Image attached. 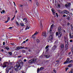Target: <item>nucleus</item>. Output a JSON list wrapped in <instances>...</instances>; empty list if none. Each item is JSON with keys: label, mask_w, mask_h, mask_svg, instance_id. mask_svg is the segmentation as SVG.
I'll use <instances>...</instances> for the list:
<instances>
[{"label": "nucleus", "mask_w": 73, "mask_h": 73, "mask_svg": "<svg viewBox=\"0 0 73 73\" xmlns=\"http://www.w3.org/2000/svg\"><path fill=\"white\" fill-rule=\"evenodd\" d=\"M24 63L21 60L18 61V62L17 63V65H15L14 66V69L16 71H19L23 67V65Z\"/></svg>", "instance_id": "f257e3e1"}, {"label": "nucleus", "mask_w": 73, "mask_h": 73, "mask_svg": "<svg viewBox=\"0 0 73 73\" xmlns=\"http://www.w3.org/2000/svg\"><path fill=\"white\" fill-rule=\"evenodd\" d=\"M8 67L6 69V73H13V67L12 66L10 67L9 69L8 68Z\"/></svg>", "instance_id": "f03ea898"}, {"label": "nucleus", "mask_w": 73, "mask_h": 73, "mask_svg": "<svg viewBox=\"0 0 73 73\" xmlns=\"http://www.w3.org/2000/svg\"><path fill=\"white\" fill-rule=\"evenodd\" d=\"M50 32V34L48 39V40H49L50 41H51L50 42H52V39H53V36L54 35V32L53 31Z\"/></svg>", "instance_id": "7ed1b4c3"}, {"label": "nucleus", "mask_w": 73, "mask_h": 73, "mask_svg": "<svg viewBox=\"0 0 73 73\" xmlns=\"http://www.w3.org/2000/svg\"><path fill=\"white\" fill-rule=\"evenodd\" d=\"M12 64V62H9L8 63V62H6L3 64V68H6V67H7L8 65H11Z\"/></svg>", "instance_id": "20e7f679"}, {"label": "nucleus", "mask_w": 73, "mask_h": 73, "mask_svg": "<svg viewBox=\"0 0 73 73\" xmlns=\"http://www.w3.org/2000/svg\"><path fill=\"white\" fill-rule=\"evenodd\" d=\"M36 58H33L29 61V63H33V62H35L36 61Z\"/></svg>", "instance_id": "39448f33"}, {"label": "nucleus", "mask_w": 73, "mask_h": 73, "mask_svg": "<svg viewBox=\"0 0 73 73\" xmlns=\"http://www.w3.org/2000/svg\"><path fill=\"white\" fill-rule=\"evenodd\" d=\"M64 41H65L66 44V43H67V44H68V38L67 37L64 36Z\"/></svg>", "instance_id": "423d86ee"}, {"label": "nucleus", "mask_w": 73, "mask_h": 73, "mask_svg": "<svg viewBox=\"0 0 73 73\" xmlns=\"http://www.w3.org/2000/svg\"><path fill=\"white\" fill-rule=\"evenodd\" d=\"M70 3H67V4H66L65 5V7H66V8H68V7H69L70 6Z\"/></svg>", "instance_id": "0eeeda50"}, {"label": "nucleus", "mask_w": 73, "mask_h": 73, "mask_svg": "<svg viewBox=\"0 0 73 73\" xmlns=\"http://www.w3.org/2000/svg\"><path fill=\"white\" fill-rule=\"evenodd\" d=\"M69 37L70 38H73V33H69Z\"/></svg>", "instance_id": "6e6552de"}, {"label": "nucleus", "mask_w": 73, "mask_h": 73, "mask_svg": "<svg viewBox=\"0 0 73 73\" xmlns=\"http://www.w3.org/2000/svg\"><path fill=\"white\" fill-rule=\"evenodd\" d=\"M62 13H66V14H67L68 13H69V11L66 10H63L62 11Z\"/></svg>", "instance_id": "1a4fd4ad"}, {"label": "nucleus", "mask_w": 73, "mask_h": 73, "mask_svg": "<svg viewBox=\"0 0 73 73\" xmlns=\"http://www.w3.org/2000/svg\"><path fill=\"white\" fill-rule=\"evenodd\" d=\"M53 25H54V24H53L52 25H51V27L50 30V32H53V31H52V28H53Z\"/></svg>", "instance_id": "9d476101"}, {"label": "nucleus", "mask_w": 73, "mask_h": 73, "mask_svg": "<svg viewBox=\"0 0 73 73\" xmlns=\"http://www.w3.org/2000/svg\"><path fill=\"white\" fill-rule=\"evenodd\" d=\"M19 49H21V46L17 47L15 48V50H19Z\"/></svg>", "instance_id": "9b49d317"}, {"label": "nucleus", "mask_w": 73, "mask_h": 73, "mask_svg": "<svg viewBox=\"0 0 73 73\" xmlns=\"http://www.w3.org/2000/svg\"><path fill=\"white\" fill-rule=\"evenodd\" d=\"M42 35L44 37L46 36V32H43L42 33Z\"/></svg>", "instance_id": "f8f14e48"}, {"label": "nucleus", "mask_w": 73, "mask_h": 73, "mask_svg": "<svg viewBox=\"0 0 73 73\" xmlns=\"http://www.w3.org/2000/svg\"><path fill=\"white\" fill-rule=\"evenodd\" d=\"M48 48H49V46H47L45 47L46 49V52H48Z\"/></svg>", "instance_id": "ddd939ff"}, {"label": "nucleus", "mask_w": 73, "mask_h": 73, "mask_svg": "<svg viewBox=\"0 0 73 73\" xmlns=\"http://www.w3.org/2000/svg\"><path fill=\"white\" fill-rule=\"evenodd\" d=\"M56 49H57V46L56 45L54 46L53 47V50H56Z\"/></svg>", "instance_id": "4468645a"}, {"label": "nucleus", "mask_w": 73, "mask_h": 73, "mask_svg": "<svg viewBox=\"0 0 73 73\" xmlns=\"http://www.w3.org/2000/svg\"><path fill=\"white\" fill-rule=\"evenodd\" d=\"M61 27H58V31L59 32H61Z\"/></svg>", "instance_id": "2eb2a0df"}, {"label": "nucleus", "mask_w": 73, "mask_h": 73, "mask_svg": "<svg viewBox=\"0 0 73 73\" xmlns=\"http://www.w3.org/2000/svg\"><path fill=\"white\" fill-rule=\"evenodd\" d=\"M62 36V33H61V32H60L59 33V35L58 36V37H61Z\"/></svg>", "instance_id": "dca6fc26"}, {"label": "nucleus", "mask_w": 73, "mask_h": 73, "mask_svg": "<svg viewBox=\"0 0 73 73\" xmlns=\"http://www.w3.org/2000/svg\"><path fill=\"white\" fill-rule=\"evenodd\" d=\"M60 7L61 5H60V4H57L56 7L57 8H60Z\"/></svg>", "instance_id": "f3484780"}, {"label": "nucleus", "mask_w": 73, "mask_h": 73, "mask_svg": "<svg viewBox=\"0 0 73 73\" xmlns=\"http://www.w3.org/2000/svg\"><path fill=\"white\" fill-rule=\"evenodd\" d=\"M32 37L33 38V39H35V38H36V35H35L34 34L33 35Z\"/></svg>", "instance_id": "a211bd4d"}, {"label": "nucleus", "mask_w": 73, "mask_h": 73, "mask_svg": "<svg viewBox=\"0 0 73 73\" xmlns=\"http://www.w3.org/2000/svg\"><path fill=\"white\" fill-rule=\"evenodd\" d=\"M60 47L61 48H64V45L63 44H62L60 45Z\"/></svg>", "instance_id": "6ab92c4d"}, {"label": "nucleus", "mask_w": 73, "mask_h": 73, "mask_svg": "<svg viewBox=\"0 0 73 73\" xmlns=\"http://www.w3.org/2000/svg\"><path fill=\"white\" fill-rule=\"evenodd\" d=\"M57 11L58 12H59L60 13H62V11H61L60 10H59V9H58L57 10Z\"/></svg>", "instance_id": "aec40b11"}, {"label": "nucleus", "mask_w": 73, "mask_h": 73, "mask_svg": "<svg viewBox=\"0 0 73 73\" xmlns=\"http://www.w3.org/2000/svg\"><path fill=\"white\" fill-rule=\"evenodd\" d=\"M45 57H46V58H49V57H50V55H46L45 56Z\"/></svg>", "instance_id": "412c9836"}, {"label": "nucleus", "mask_w": 73, "mask_h": 73, "mask_svg": "<svg viewBox=\"0 0 73 73\" xmlns=\"http://www.w3.org/2000/svg\"><path fill=\"white\" fill-rule=\"evenodd\" d=\"M27 18H25L23 19V21H25V20L26 21V23H27Z\"/></svg>", "instance_id": "4be33fe9"}, {"label": "nucleus", "mask_w": 73, "mask_h": 73, "mask_svg": "<svg viewBox=\"0 0 73 73\" xmlns=\"http://www.w3.org/2000/svg\"><path fill=\"white\" fill-rule=\"evenodd\" d=\"M20 25L21 26V27H24V25L22 23H20Z\"/></svg>", "instance_id": "5701e85b"}, {"label": "nucleus", "mask_w": 73, "mask_h": 73, "mask_svg": "<svg viewBox=\"0 0 73 73\" xmlns=\"http://www.w3.org/2000/svg\"><path fill=\"white\" fill-rule=\"evenodd\" d=\"M38 33L37 32H36L34 34V35L36 36V35H38Z\"/></svg>", "instance_id": "b1692460"}, {"label": "nucleus", "mask_w": 73, "mask_h": 73, "mask_svg": "<svg viewBox=\"0 0 73 73\" xmlns=\"http://www.w3.org/2000/svg\"><path fill=\"white\" fill-rule=\"evenodd\" d=\"M43 69H44V68L42 67H41L40 68L39 70H43Z\"/></svg>", "instance_id": "393cba45"}, {"label": "nucleus", "mask_w": 73, "mask_h": 73, "mask_svg": "<svg viewBox=\"0 0 73 73\" xmlns=\"http://www.w3.org/2000/svg\"><path fill=\"white\" fill-rule=\"evenodd\" d=\"M22 52L23 53H25L26 52V51L24 50H22Z\"/></svg>", "instance_id": "a878e982"}, {"label": "nucleus", "mask_w": 73, "mask_h": 73, "mask_svg": "<svg viewBox=\"0 0 73 73\" xmlns=\"http://www.w3.org/2000/svg\"><path fill=\"white\" fill-rule=\"evenodd\" d=\"M51 10L52 12H53L56 11H55V10H54V9L53 8L52 9H51Z\"/></svg>", "instance_id": "bb28decb"}, {"label": "nucleus", "mask_w": 73, "mask_h": 73, "mask_svg": "<svg viewBox=\"0 0 73 73\" xmlns=\"http://www.w3.org/2000/svg\"><path fill=\"white\" fill-rule=\"evenodd\" d=\"M69 58H67L66 61L68 62H69Z\"/></svg>", "instance_id": "cd10ccee"}, {"label": "nucleus", "mask_w": 73, "mask_h": 73, "mask_svg": "<svg viewBox=\"0 0 73 73\" xmlns=\"http://www.w3.org/2000/svg\"><path fill=\"white\" fill-rule=\"evenodd\" d=\"M70 27H71V29L72 30H73V26L72 25H71Z\"/></svg>", "instance_id": "c85d7f7f"}, {"label": "nucleus", "mask_w": 73, "mask_h": 73, "mask_svg": "<svg viewBox=\"0 0 73 73\" xmlns=\"http://www.w3.org/2000/svg\"><path fill=\"white\" fill-rule=\"evenodd\" d=\"M68 62L66 61L65 62H64V63H63L64 64H68Z\"/></svg>", "instance_id": "c756f323"}, {"label": "nucleus", "mask_w": 73, "mask_h": 73, "mask_svg": "<svg viewBox=\"0 0 73 73\" xmlns=\"http://www.w3.org/2000/svg\"><path fill=\"white\" fill-rule=\"evenodd\" d=\"M40 27H42V23H41V22H40Z\"/></svg>", "instance_id": "7c9ffc66"}, {"label": "nucleus", "mask_w": 73, "mask_h": 73, "mask_svg": "<svg viewBox=\"0 0 73 73\" xmlns=\"http://www.w3.org/2000/svg\"><path fill=\"white\" fill-rule=\"evenodd\" d=\"M5 49H7V50H9V48L8 47H5Z\"/></svg>", "instance_id": "2f4dec72"}, {"label": "nucleus", "mask_w": 73, "mask_h": 73, "mask_svg": "<svg viewBox=\"0 0 73 73\" xmlns=\"http://www.w3.org/2000/svg\"><path fill=\"white\" fill-rule=\"evenodd\" d=\"M29 29V27L28 26H27V27L26 28V29Z\"/></svg>", "instance_id": "473e14b6"}, {"label": "nucleus", "mask_w": 73, "mask_h": 73, "mask_svg": "<svg viewBox=\"0 0 73 73\" xmlns=\"http://www.w3.org/2000/svg\"><path fill=\"white\" fill-rule=\"evenodd\" d=\"M70 62H73V60H71L70 61L68 62V63H70Z\"/></svg>", "instance_id": "72a5a7b5"}, {"label": "nucleus", "mask_w": 73, "mask_h": 73, "mask_svg": "<svg viewBox=\"0 0 73 73\" xmlns=\"http://www.w3.org/2000/svg\"><path fill=\"white\" fill-rule=\"evenodd\" d=\"M72 64H70L69 65V66H68V67H71L72 66Z\"/></svg>", "instance_id": "f704fd0d"}, {"label": "nucleus", "mask_w": 73, "mask_h": 73, "mask_svg": "<svg viewBox=\"0 0 73 73\" xmlns=\"http://www.w3.org/2000/svg\"><path fill=\"white\" fill-rule=\"evenodd\" d=\"M37 42H40V40L39 39L36 40Z\"/></svg>", "instance_id": "c9c22d12"}, {"label": "nucleus", "mask_w": 73, "mask_h": 73, "mask_svg": "<svg viewBox=\"0 0 73 73\" xmlns=\"http://www.w3.org/2000/svg\"><path fill=\"white\" fill-rule=\"evenodd\" d=\"M40 71V69L39 68H38L37 70V73H38Z\"/></svg>", "instance_id": "e433bc0d"}, {"label": "nucleus", "mask_w": 73, "mask_h": 73, "mask_svg": "<svg viewBox=\"0 0 73 73\" xmlns=\"http://www.w3.org/2000/svg\"><path fill=\"white\" fill-rule=\"evenodd\" d=\"M57 43H58V42H57V41H55V42H54V44H57Z\"/></svg>", "instance_id": "4c0bfd02"}, {"label": "nucleus", "mask_w": 73, "mask_h": 73, "mask_svg": "<svg viewBox=\"0 0 73 73\" xmlns=\"http://www.w3.org/2000/svg\"><path fill=\"white\" fill-rule=\"evenodd\" d=\"M9 54L10 55H12V52H9Z\"/></svg>", "instance_id": "58836bf2"}, {"label": "nucleus", "mask_w": 73, "mask_h": 73, "mask_svg": "<svg viewBox=\"0 0 73 73\" xmlns=\"http://www.w3.org/2000/svg\"><path fill=\"white\" fill-rule=\"evenodd\" d=\"M16 24L17 25H18V26L19 25V23H18V22H16Z\"/></svg>", "instance_id": "ea45409f"}, {"label": "nucleus", "mask_w": 73, "mask_h": 73, "mask_svg": "<svg viewBox=\"0 0 73 73\" xmlns=\"http://www.w3.org/2000/svg\"><path fill=\"white\" fill-rule=\"evenodd\" d=\"M68 69H69V68H66V70H65L66 72V71H67V70H68Z\"/></svg>", "instance_id": "a19ab883"}, {"label": "nucleus", "mask_w": 73, "mask_h": 73, "mask_svg": "<svg viewBox=\"0 0 73 73\" xmlns=\"http://www.w3.org/2000/svg\"><path fill=\"white\" fill-rule=\"evenodd\" d=\"M21 49H24V46H21Z\"/></svg>", "instance_id": "79ce46f5"}, {"label": "nucleus", "mask_w": 73, "mask_h": 73, "mask_svg": "<svg viewBox=\"0 0 73 73\" xmlns=\"http://www.w3.org/2000/svg\"><path fill=\"white\" fill-rule=\"evenodd\" d=\"M52 12L53 15H54L55 14V13H56V11H54Z\"/></svg>", "instance_id": "37998d69"}, {"label": "nucleus", "mask_w": 73, "mask_h": 73, "mask_svg": "<svg viewBox=\"0 0 73 73\" xmlns=\"http://www.w3.org/2000/svg\"><path fill=\"white\" fill-rule=\"evenodd\" d=\"M36 5H37L38 6H39V5H40V4L39 3H36Z\"/></svg>", "instance_id": "c03bdc74"}, {"label": "nucleus", "mask_w": 73, "mask_h": 73, "mask_svg": "<svg viewBox=\"0 0 73 73\" xmlns=\"http://www.w3.org/2000/svg\"><path fill=\"white\" fill-rule=\"evenodd\" d=\"M9 20H10V18L9 17H8V18H7V20L8 21H9Z\"/></svg>", "instance_id": "a18cd8bd"}, {"label": "nucleus", "mask_w": 73, "mask_h": 73, "mask_svg": "<svg viewBox=\"0 0 73 73\" xmlns=\"http://www.w3.org/2000/svg\"><path fill=\"white\" fill-rule=\"evenodd\" d=\"M65 47H66V49H67V48H68V46L66 44Z\"/></svg>", "instance_id": "49530a36"}, {"label": "nucleus", "mask_w": 73, "mask_h": 73, "mask_svg": "<svg viewBox=\"0 0 73 73\" xmlns=\"http://www.w3.org/2000/svg\"><path fill=\"white\" fill-rule=\"evenodd\" d=\"M69 73H73V71H70L69 72Z\"/></svg>", "instance_id": "de8ad7c7"}, {"label": "nucleus", "mask_w": 73, "mask_h": 73, "mask_svg": "<svg viewBox=\"0 0 73 73\" xmlns=\"http://www.w3.org/2000/svg\"><path fill=\"white\" fill-rule=\"evenodd\" d=\"M58 32H57L56 33V36H58Z\"/></svg>", "instance_id": "09e8293b"}, {"label": "nucleus", "mask_w": 73, "mask_h": 73, "mask_svg": "<svg viewBox=\"0 0 73 73\" xmlns=\"http://www.w3.org/2000/svg\"><path fill=\"white\" fill-rule=\"evenodd\" d=\"M70 42H73V40H70Z\"/></svg>", "instance_id": "8fccbe9b"}, {"label": "nucleus", "mask_w": 73, "mask_h": 73, "mask_svg": "<svg viewBox=\"0 0 73 73\" xmlns=\"http://www.w3.org/2000/svg\"><path fill=\"white\" fill-rule=\"evenodd\" d=\"M56 15L57 17H58V14H57V13H56Z\"/></svg>", "instance_id": "3c124183"}, {"label": "nucleus", "mask_w": 73, "mask_h": 73, "mask_svg": "<svg viewBox=\"0 0 73 73\" xmlns=\"http://www.w3.org/2000/svg\"><path fill=\"white\" fill-rule=\"evenodd\" d=\"M2 12L4 14L5 13V11L4 10H3L2 11Z\"/></svg>", "instance_id": "603ef678"}, {"label": "nucleus", "mask_w": 73, "mask_h": 73, "mask_svg": "<svg viewBox=\"0 0 73 73\" xmlns=\"http://www.w3.org/2000/svg\"><path fill=\"white\" fill-rule=\"evenodd\" d=\"M53 71L55 73H56V70H53Z\"/></svg>", "instance_id": "864d4df0"}, {"label": "nucleus", "mask_w": 73, "mask_h": 73, "mask_svg": "<svg viewBox=\"0 0 73 73\" xmlns=\"http://www.w3.org/2000/svg\"><path fill=\"white\" fill-rule=\"evenodd\" d=\"M24 61L25 62H26V61H27V60L26 59H24Z\"/></svg>", "instance_id": "5fc2aeb1"}, {"label": "nucleus", "mask_w": 73, "mask_h": 73, "mask_svg": "<svg viewBox=\"0 0 73 73\" xmlns=\"http://www.w3.org/2000/svg\"><path fill=\"white\" fill-rule=\"evenodd\" d=\"M67 20H69V19H70V17H68L67 19Z\"/></svg>", "instance_id": "6e6d98bb"}, {"label": "nucleus", "mask_w": 73, "mask_h": 73, "mask_svg": "<svg viewBox=\"0 0 73 73\" xmlns=\"http://www.w3.org/2000/svg\"><path fill=\"white\" fill-rule=\"evenodd\" d=\"M63 17H66V15L65 14L63 15Z\"/></svg>", "instance_id": "4d7b16f0"}, {"label": "nucleus", "mask_w": 73, "mask_h": 73, "mask_svg": "<svg viewBox=\"0 0 73 73\" xmlns=\"http://www.w3.org/2000/svg\"><path fill=\"white\" fill-rule=\"evenodd\" d=\"M3 45H5V42H3Z\"/></svg>", "instance_id": "13d9d810"}, {"label": "nucleus", "mask_w": 73, "mask_h": 73, "mask_svg": "<svg viewBox=\"0 0 73 73\" xmlns=\"http://www.w3.org/2000/svg\"><path fill=\"white\" fill-rule=\"evenodd\" d=\"M8 20H7V21H5V23H8Z\"/></svg>", "instance_id": "bf43d9fd"}, {"label": "nucleus", "mask_w": 73, "mask_h": 73, "mask_svg": "<svg viewBox=\"0 0 73 73\" xmlns=\"http://www.w3.org/2000/svg\"><path fill=\"white\" fill-rule=\"evenodd\" d=\"M14 19H15L14 17L11 20V21H12V20H13Z\"/></svg>", "instance_id": "052dcab7"}, {"label": "nucleus", "mask_w": 73, "mask_h": 73, "mask_svg": "<svg viewBox=\"0 0 73 73\" xmlns=\"http://www.w3.org/2000/svg\"><path fill=\"white\" fill-rule=\"evenodd\" d=\"M25 49H27L28 48V47H26L25 48Z\"/></svg>", "instance_id": "680f3d73"}, {"label": "nucleus", "mask_w": 73, "mask_h": 73, "mask_svg": "<svg viewBox=\"0 0 73 73\" xmlns=\"http://www.w3.org/2000/svg\"><path fill=\"white\" fill-rule=\"evenodd\" d=\"M23 5H20V7H23Z\"/></svg>", "instance_id": "e2e57ef3"}, {"label": "nucleus", "mask_w": 73, "mask_h": 73, "mask_svg": "<svg viewBox=\"0 0 73 73\" xmlns=\"http://www.w3.org/2000/svg\"><path fill=\"white\" fill-rule=\"evenodd\" d=\"M10 44H11V45H14L15 44L14 43H10Z\"/></svg>", "instance_id": "0e129e2a"}, {"label": "nucleus", "mask_w": 73, "mask_h": 73, "mask_svg": "<svg viewBox=\"0 0 73 73\" xmlns=\"http://www.w3.org/2000/svg\"><path fill=\"white\" fill-rule=\"evenodd\" d=\"M71 54V52H70L68 53V55H69V56H70V55H69V54Z\"/></svg>", "instance_id": "69168bd1"}, {"label": "nucleus", "mask_w": 73, "mask_h": 73, "mask_svg": "<svg viewBox=\"0 0 73 73\" xmlns=\"http://www.w3.org/2000/svg\"><path fill=\"white\" fill-rule=\"evenodd\" d=\"M12 27H9V29H12Z\"/></svg>", "instance_id": "338daca9"}, {"label": "nucleus", "mask_w": 73, "mask_h": 73, "mask_svg": "<svg viewBox=\"0 0 73 73\" xmlns=\"http://www.w3.org/2000/svg\"><path fill=\"white\" fill-rule=\"evenodd\" d=\"M28 39H27L26 40V42H27V41H28Z\"/></svg>", "instance_id": "774afa93"}]
</instances>
